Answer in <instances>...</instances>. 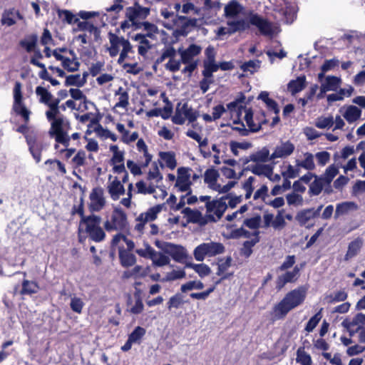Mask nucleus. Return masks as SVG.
Segmentation results:
<instances>
[{
    "label": "nucleus",
    "mask_w": 365,
    "mask_h": 365,
    "mask_svg": "<svg viewBox=\"0 0 365 365\" xmlns=\"http://www.w3.org/2000/svg\"><path fill=\"white\" fill-rule=\"evenodd\" d=\"M48 106L49 110L46 112V116L47 120L51 122L50 135L54 136L56 143H61L66 147L69 146L68 131L71 129L69 120L63 115H59L60 107Z\"/></svg>",
    "instance_id": "1"
},
{
    "label": "nucleus",
    "mask_w": 365,
    "mask_h": 365,
    "mask_svg": "<svg viewBox=\"0 0 365 365\" xmlns=\"http://www.w3.org/2000/svg\"><path fill=\"white\" fill-rule=\"evenodd\" d=\"M307 295L306 289L301 286L287 292L283 299L272 308L274 320L284 319L292 309L302 304Z\"/></svg>",
    "instance_id": "2"
},
{
    "label": "nucleus",
    "mask_w": 365,
    "mask_h": 365,
    "mask_svg": "<svg viewBox=\"0 0 365 365\" xmlns=\"http://www.w3.org/2000/svg\"><path fill=\"white\" fill-rule=\"evenodd\" d=\"M102 218L92 213L79 222L78 227V241L83 242L88 238L95 242H101L105 240L106 234L101 227Z\"/></svg>",
    "instance_id": "3"
},
{
    "label": "nucleus",
    "mask_w": 365,
    "mask_h": 365,
    "mask_svg": "<svg viewBox=\"0 0 365 365\" xmlns=\"http://www.w3.org/2000/svg\"><path fill=\"white\" fill-rule=\"evenodd\" d=\"M13 95L14 103L12 110L17 115L21 116L24 122V124L19 125L16 128V131L22 133L26 138V135L31 134L28 133L29 128L27 124L30 120L31 111L26 108L25 103L24 102V98L21 92V83L19 81H16L14 84Z\"/></svg>",
    "instance_id": "4"
},
{
    "label": "nucleus",
    "mask_w": 365,
    "mask_h": 365,
    "mask_svg": "<svg viewBox=\"0 0 365 365\" xmlns=\"http://www.w3.org/2000/svg\"><path fill=\"white\" fill-rule=\"evenodd\" d=\"M227 197L228 195H224L219 199L211 200V197L209 195L200 196V200L205 202L206 211L210 213L207 217L210 222H217L223 216L227 209L226 202Z\"/></svg>",
    "instance_id": "5"
},
{
    "label": "nucleus",
    "mask_w": 365,
    "mask_h": 365,
    "mask_svg": "<svg viewBox=\"0 0 365 365\" xmlns=\"http://www.w3.org/2000/svg\"><path fill=\"white\" fill-rule=\"evenodd\" d=\"M199 114L187 102L180 101L177 103L175 111L172 116V122L175 125H183L186 120L193 123L197 119Z\"/></svg>",
    "instance_id": "6"
},
{
    "label": "nucleus",
    "mask_w": 365,
    "mask_h": 365,
    "mask_svg": "<svg viewBox=\"0 0 365 365\" xmlns=\"http://www.w3.org/2000/svg\"><path fill=\"white\" fill-rule=\"evenodd\" d=\"M225 248L220 242H203L197 246L193 252L197 261H203L205 257H214L225 252Z\"/></svg>",
    "instance_id": "7"
},
{
    "label": "nucleus",
    "mask_w": 365,
    "mask_h": 365,
    "mask_svg": "<svg viewBox=\"0 0 365 365\" xmlns=\"http://www.w3.org/2000/svg\"><path fill=\"white\" fill-rule=\"evenodd\" d=\"M150 13L148 7L141 6L138 1H135L131 6L125 9V16L130 22H133V29H139V24L144 21Z\"/></svg>",
    "instance_id": "8"
},
{
    "label": "nucleus",
    "mask_w": 365,
    "mask_h": 365,
    "mask_svg": "<svg viewBox=\"0 0 365 365\" xmlns=\"http://www.w3.org/2000/svg\"><path fill=\"white\" fill-rule=\"evenodd\" d=\"M128 225L125 212L120 208H115L111 214L110 220H107L104 224L106 231L124 230Z\"/></svg>",
    "instance_id": "9"
},
{
    "label": "nucleus",
    "mask_w": 365,
    "mask_h": 365,
    "mask_svg": "<svg viewBox=\"0 0 365 365\" xmlns=\"http://www.w3.org/2000/svg\"><path fill=\"white\" fill-rule=\"evenodd\" d=\"M26 142L29 147V151L36 163L41 160L42 152L46 150L48 145L43 140H39L36 134L31 133L26 135Z\"/></svg>",
    "instance_id": "10"
},
{
    "label": "nucleus",
    "mask_w": 365,
    "mask_h": 365,
    "mask_svg": "<svg viewBox=\"0 0 365 365\" xmlns=\"http://www.w3.org/2000/svg\"><path fill=\"white\" fill-rule=\"evenodd\" d=\"M323 205H319L317 208H306L299 211L295 215V220L302 227L310 228L314 226V223H309L312 220L318 217L320 215Z\"/></svg>",
    "instance_id": "11"
},
{
    "label": "nucleus",
    "mask_w": 365,
    "mask_h": 365,
    "mask_svg": "<svg viewBox=\"0 0 365 365\" xmlns=\"http://www.w3.org/2000/svg\"><path fill=\"white\" fill-rule=\"evenodd\" d=\"M249 24L256 26L260 34L265 36H272L274 30L272 24L267 19L259 16L257 13L250 12L249 14Z\"/></svg>",
    "instance_id": "12"
},
{
    "label": "nucleus",
    "mask_w": 365,
    "mask_h": 365,
    "mask_svg": "<svg viewBox=\"0 0 365 365\" xmlns=\"http://www.w3.org/2000/svg\"><path fill=\"white\" fill-rule=\"evenodd\" d=\"M197 20L195 18H187L184 16L176 15L173 24L176 26V32L185 36L191 31V28L197 26Z\"/></svg>",
    "instance_id": "13"
},
{
    "label": "nucleus",
    "mask_w": 365,
    "mask_h": 365,
    "mask_svg": "<svg viewBox=\"0 0 365 365\" xmlns=\"http://www.w3.org/2000/svg\"><path fill=\"white\" fill-rule=\"evenodd\" d=\"M88 209L91 212L101 211L106 205L103 190L101 187H94L90 193Z\"/></svg>",
    "instance_id": "14"
},
{
    "label": "nucleus",
    "mask_w": 365,
    "mask_h": 365,
    "mask_svg": "<svg viewBox=\"0 0 365 365\" xmlns=\"http://www.w3.org/2000/svg\"><path fill=\"white\" fill-rule=\"evenodd\" d=\"M56 60L61 61L63 70L70 73L78 71L81 66L79 59L74 51H69V56L57 55Z\"/></svg>",
    "instance_id": "15"
},
{
    "label": "nucleus",
    "mask_w": 365,
    "mask_h": 365,
    "mask_svg": "<svg viewBox=\"0 0 365 365\" xmlns=\"http://www.w3.org/2000/svg\"><path fill=\"white\" fill-rule=\"evenodd\" d=\"M120 29H115V33L109 31L108 33V38L110 42V46L107 48L109 56L111 58L115 57L120 51V47L122 46L125 38L118 36Z\"/></svg>",
    "instance_id": "16"
},
{
    "label": "nucleus",
    "mask_w": 365,
    "mask_h": 365,
    "mask_svg": "<svg viewBox=\"0 0 365 365\" xmlns=\"http://www.w3.org/2000/svg\"><path fill=\"white\" fill-rule=\"evenodd\" d=\"M165 252L169 255L173 260L182 263L187 257L186 250L184 247L173 243H168L165 248Z\"/></svg>",
    "instance_id": "17"
},
{
    "label": "nucleus",
    "mask_w": 365,
    "mask_h": 365,
    "mask_svg": "<svg viewBox=\"0 0 365 365\" xmlns=\"http://www.w3.org/2000/svg\"><path fill=\"white\" fill-rule=\"evenodd\" d=\"M202 51V47L199 45L192 43L186 49H178L180 55L181 62L182 63H190L195 61L194 57L197 56Z\"/></svg>",
    "instance_id": "18"
},
{
    "label": "nucleus",
    "mask_w": 365,
    "mask_h": 365,
    "mask_svg": "<svg viewBox=\"0 0 365 365\" xmlns=\"http://www.w3.org/2000/svg\"><path fill=\"white\" fill-rule=\"evenodd\" d=\"M294 150V145L289 140L277 146L274 151L270 155V160L286 158L290 155Z\"/></svg>",
    "instance_id": "19"
},
{
    "label": "nucleus",
    "mask_w": 365,
    "mask_h": 365,
    "mask_svg": "<svg viewBox=\"0 0 365 365\" xmlns=\"http://www.w3.org/2000/svg\"><path fill=\"white\" fill-rule=\"evenodd\" d=\"M46 166V171L49 173H54L56 175H64L66 173L65 165L57 159H48L44 162Z\"/></svg>",
    "instance_id": "20"
},
{
    "label": "nucleus",
    "mask_w": 365,
    "mask_h": 365,
    "mask_svg": "<svg viewBox=\"0 0 365 365\" xmlns=\"http://www.w3.org/2000/svg\"><path fill=\"white\" fill-rule=\"evenodd\" d=\"M182 213L186 216L187 223H198L200 225H205L207 222L199 210L185 207L182 210Z\"/></svg>",
    "instance_id": "21"
},
{
    "label": "nucleus",
    "mask_w": 365,
    "mask_h": 365,
    "mask_svg": "<svg viewBox=\"0 0 365 365\" xmlns=\"http://www.w3.org/2000/svg\"><path fill=\"white\" fill-rule=\"evenodd\" d=\"M245 94L242 92H240L235 101L227 105V109L231 113H236V115L238 116L242 115L243 109L247 108L242 105V103H245Z\"/></svg>",
    "instance_id": "22"
},
{
    "label": "nucleus",
    "mask_w": 365,
    "mask_h": 365,
    "mask_svg": "<svg viewBox=\"0 0 365 365\" xmlns=\"http://www.w3.org/2000/svg\"><path fill=\"white\" fill-rule=\"evenodd\" d=\"M40 290L39 284L37 282L24 279L21 282V288L19 290V294L21 296L37 294Z\"/></svg>",
    "instance_id": "23"
},
{
    "label": "nucleus",
    "mask_w": 365,
    "mask_h": 365,
    "mask_svg": "<svg viewBox=\"0 0 365 365\" xmlns=\"http://www.w3.org/2000/svg\"><path fill=\"white\" fill-rule=\"evenodd\" d=\"M118 257L120 263L123 267H130L135 264L136 257L131 252L125 251L123 247L118 248Z\"/></svg>",
    "instance_id": "24"
},
{
    "label": "nucleus",
    "mask_w": 365,
    "mask_h": 365,
    "mask_svg": "<svg viewBox=\"0 0 365 365\" xmlns=\"http://www.w3.org/2000/svg\"><path fill=\"white\" fill-rule=\"evenodd\" d=\"M38 36L36 34L26 35L24 39H21L19 45L27 53H31L37 46Z\"/></svg>",
    "instance_id": "25"
},
{
    "label": "nucleus",
    "mask_w": 365,
    "mask_h": 365,
    "mask_svg": "<svg viewBox=\"0 0 365 365\" xmlns=\"http://www.w3.org/2000/svg\"><path fill=\"white\" fill-rule=\"evenodd\" d=\"M161 210L162 205H155L150 207L146 212L140 213L136 220L137 221H143L144 222L154 221Z\"/></svg>",
    "instance_id": "26"
},
{
    "label": "nucleus",
    "mask_w": 365,
    "mask_h": 365,
    "mask_svg": "<svg viewBox=\"0 0 365 365\" xmlns=\"http://www.w3.org/2000/svg\"><path fill=\"white\" fill-rule=\"evenodd\" d=\"M108 191L110 195L111 198L113 200H117L119 199L120 195L125 194V190L121 182L115 178V179L108 186Z\"/></svg>",
    "instance_id": "27"
},
{
    "label": "nucleus",
    "mask_w": 365,
    "mask_h": 365,
    "mask_svg": "<svg viewBox=\"0 0 365 365\" xmlns=\"http://www.w3.org/2000/svg\"><path fill=\"white\" fill-rule=\"evenodd\" d=\"M341 325L346 329H352L358 326L364 327L365 325V314L362 313L356 314L351 320L345 319Z\"/></svg>",
    "instance_id": "28"
},
{
    "label": "nucleus",
    "mask_w": 365,
    "mask_h": 365,
    "mask_svg": "<svg viewBox=\"0 0 365 365\" xmlns=\"http://www.w3.org/2000/svg\"><path fill=\"white\" fill-rule=\"evenodd\" d=\"M306 87V76H300L294 80H291L287 84V90L295 95L302 91Z\"/></svg>",
    "instance_id": "29"
},
{
    "label": "nucleus",
    "mask_w": 365,
    "mask_h": 365,
    "mask_svg": "<svg viewBox=\"0 0 365 365\" xmlns=\"http://www.w3.org/2000/svg\"><path fill=\"white\" fill-rule=\"evenodd\" d=\"M363 245V240L361 237H357L351 241L348 246L347 252L344 256V260L348 261L354 257L360 251Z\"/></svg>",
    "instance_id": "30"
},
{
    "label": "nucleus",
    "mask_w": 365,
    "mask_h": 365,
    "mask_svg": "<svg viewBox=\"0 0 365 365\" xmlns=\"http://www.w3.org/2000/svg\"><path fill=\"white\" fill-rule=\"evenodd\" d=\"M269 158V151L267 148L264 147L262 150L251 154L249 156V158L246 159L245 163H247L250 161H253L255 163H265L270 160Z\"/></svg>",
    "instance_id": "31"
},
{
    "label": "nucleus",
    "mask_w": 365,
    "mask_h": 365,
    "mask_svg": "<svg viewBox=\"0 0 365 365\" xmlns=\"http://www.w3.org/2000/svg\"><path fill=\"white\" fill-rule=\"evenodd\" d=\"M361 110L356 106H349L343 114L344 118L349 123H353L360 118Z\"/></svg>",
    "instance_id": "32"
},
{
    "label": "nucleus",
    "mask_w": 365,
    "mask_h": 365,
    "mask_svg": "<svg viewBox=\"0 0 365 365\" xmlns=\"http://www.w3.org/2000/svg\"><path fill=\"white\" fill-rule=\"evenodd\" d=\"M298 279L291 271H287L284 274L279 276L276 281V288L278 290L282 289L286 284L295 282Z\"/></svg>",
    "instance_id": "33"
},
{
    "label": "nucleus",
    "mask_w": 365,
    "mask_h": 365,
    "mask_svg": "<svg viewBox=\"0 0 365 365\" xmlns=\"http://www.w3.org/2000/svg\"><path fill=\"white\" fill-rule=\"evenodd\" d=\"M242 9V6L237 0H231L225 7V15L227 17H235Z\"/></svg>",
    "instance_id": "34"
},
{
    "label": "nucleus",
    "mask_w": 365,
    "mask_h": 365,
    "mask_svg": "<svg viewBox=\"0 0 365 365\" xmlns=\"http://www.w3.org/2000/svg\"><path fill=\"white\" fill-rule=\"evenodd\" d=\"M325 185L326 184L319 176H315L314 180L312 182L309 186L308 193L309 196L319 195L324 190Z\"/></svg>",
    "instance_id": "35"
},
{
    "label": "nucleus",
    "mask_w": 365,
    "mask_h": 365,
    "mask_svg": "<svg viewBox=\"0 0 365 365\" xmlns=\"http://www.w3.org/2000/svg\"><path fill=\"white\" fill-rule=\"evenodd\" d=\"M245 112V120L246 121L247 125L248 126L250 130L252 133H257L260 130L259 124H257L252 109L251 108H246L243 109Z\"/></svg>",
    "instance_id": "36"
},
{
    "label": "nucleus",
    "mask_w": 365,
    "mask_h": 365,
    "mask_svg": "<svg viewBox=\"0 0 365 365\" xmlns=\"http://www.w3.org/2000/svg\"><path fill=\"white\" fill-rule=\"evenodd\" d=\"M187 301L183 299V295L181 293H176L170 297L166 305L167 308L169 311H171L173 309H179L181 308Z\"/></svg>",
    "instance_id": "37"
},
{
    "label": "nucleus",
    "mask_w": 365,
    "mask_h": 365,
    "mask_svg": "<svg viewBox=\"0 0 365 365\" xmlns=\"http://www.w3.org/2000/svg\"><path fill=\"white\" fill-rule=\"evenodd\" d=\"M231 262H232L231 257H228L226 258V259L224 262H222L218 264L216 274L218 276H221V278L216 282V284L220 283L222 280L228 279L230 276L232 275V273L225 274V272L227 271V269L231 266Z\"/></svg>",
    "instance_id": "38"
},
{
    "label": "nucleus",
    "mask_w": 365,
    "mask_h": 365,
    "mask_svg": "<svg viewBox=\"0 0 365 365\" xmlns=\"http://www.w3.org/2000/svg\"><path fill=\"white\" fill-rule=\"evenodd\" d=\"M227 26L230 29V34L237 31H243L249 28V24L244 19L227 21Z\"/></svg>",
    "instance_id": "39"
},
{
    "label": "nucleus",
    "mask_w": 365,
    "mask_h": 365,
    "mask_svg": "<svg viewBox=\"0 0 365 365\" xmlns=\"http://www.w3.org/2000/svg\"><path fill=\"white\" fill-rule=\"evenodd\" d=\"M259 231H255L254 235L255 237L251 240L244 242L242 252L246 257L251 255L252 253V247L259 241Z\"/></svg>",
    "instance_id": "40"
},
{
    "label": "nucleus",
    "mask_w": 365,
    "mask_h": 365,
    "mask_svg": "<svg viewBox=\"0 0 365 365\" xmlns=\"http://www.w3.org/2000/svg\"><path fill=\"white\" fill-rule=\"evenodd\" d=\"M159 156L165 163L166 166L170 170L175 168L177 165V161L175 159V155L173 152H160Z\"/></svg>",
    "instance_id": "41"
},
{
    "label": "nucleus",
    "mask_w": 365,
    "mask_h": 365,
    "mask_svg": "<svg viewBox=\"0 0 365 365\" xmlns=\"http://www.w3.org/2000/svg\"><path fill=\"white\" fill-rule=\"evenodd\" d=\"M356 205L354 202H344L336 205L335 210V217L346 215L349 210L356 209Z\"/></svg>",
    "instance_id": "42"
},
{
    "label": "nucleus",
    "mask_w": 365,
    "mask_h": 365,
    "mask_svg": "<svg viewBox=\"0 0 365 365\" xmlns=\"http://www.w3.org/2000/svg\"><path fill=\"white\" fill-rule=\"evenodd\" d=\"M338 173V168H336L334 165H331L326 169L324 173L319 177L322 179L326 185H329Z\"/></svg>",
    "instance_id": "43"
},
{
    "label": "nucleus",
    "mask_w": 365,
    "mask_h": 365,
    "mask_svg": "<svg viewBox=\"0 0 365 365\" xmlns=\"http://www.w3.org/2000/svg\"><path fill=\"white\" fill-rule=\"evenodd\" d=\"M296 361L301 365H312V357L305 351L304 346H300L297 349Z\"/></svg>",
    "instance_id": "44"
},
{
    "label": "nucleus",
    "mask_w": 365,
    "mask_h": 365,
    "mask_svg": "<svg viewBox=\"0 0 365 365\" xmlns=\"http://www.w3.org/2000/svg\"><path fill=\"white\" fill-rule=\"evenodd\" d=\"M185 267L194 269L200 277L207 276L211 272L210 268L205 264L187 263Z\"/></svg>",
    "instance_id": "45"
},
{
    "label": "nucleus",
    "mask_w": 365,
    "mask_h": 365,
    "mask_svg": "<svg viewBox=\"0 0 365 365\" xmlns=\"http://www.w3.org/2000/svg\"><path fill=\"white\" fill-rule=\"evenodd\" d=\"M58 17L62 20L63 23L68 24H76L78 21V19L69 10H61L58 9Z\"/></svg>",
    "instance_id": "46"
},
{
    "label": "nucleus",
    "mask_w": 365,
    "mask_h": 365,
    "mask_svg": "<svg viewBox=\"0 0 365 365\" xmlns=\"http://www.w3.org/2000/svg\"><path fill=\"white\" fill-rule=\"evenodd\" d=\"M176 55V51L174 47L169 46L163 49L162 54L159 56L154 63L153 68L155 70L157 65L163 63L167 58L175 57Z\"/></svg>",
    "instance_id": "47"
},
{
    "label": "nucleus",
    "mask_w": 365,
    "mask_h": 365,
    "mask_svg": "<svg viewBox=\"0 0 365 365\" xmlns=\"http://www.w3.org/2000/svg\"><path fill=\"white\" fill-rule=\"evenodd\" d=\"M191 184L190 179H182L181 177H178L175 186L179 191L187 192L186 195H190L192 193Z\"/></svg>",
    "instance_id": "48"
},
{
    "label": "nucleus",
    "mask_w": 365,
    "mask_h": 365,
    "mask_svg": "<svg viewBox=\"0 0 365 365\" xmlns=\"http://www.w3.org/2000/svg\"><path fill=\"white\" fill-rule=\"evenodd\" d=\"M219 176L218 170L213 168H208L204 174V182L208 185H215Z\"/></svg>",
    "instance_id": "49"
},
{
    "label": "nucleus",
    "mask_w": 365,
    "mask_h": 365,
    "mask_svg": "<svg viewBox=\"0 0 365 365\" xmlns=\"http://www.w3.org/2000/svg\"><path fill=\"white\" fill-rule=\"evenodd\" d=\"M297 166L303 168L307 170H313L315 168L314 156L312 153H307L305 158L302 161L297 160Z\"/></svg>",
    "instance_id": "50"
},
{
    "label": "nucleus",
    "mask_w": 365,
    "mask_h": 365,
    "mask_svg": "<svg viewBox=\"0 0 365 365\" xmlns=\"http://www.w3.org/2000/svg\"><path fill=\"white\" fill-rule=\"evenodd\" d=\"M137 149L140 152H143V155L145 158V163L142 165V167H147L150 161L152 160V155L148 151V147L143 140V139L140 138L137 142Z\"/></svg>",
    "instance_id": "51"
},
{
    "label": "nucleus",
    "mask_w": 365,
    "mask_h": 365,
    "mask_svg": "<svg viewBox=\"0 0 365 365\" xmlns=\"http://www.w3.org/2000/svg\"><path fill=\"white\" fill-rule=\"evenodd\" d=\"M64 85L66 86H76L81 88L84 86V81L81 80L80 74H72L66 76Z\"/></svg>",
    "instance_id": "52"
},
{
    "label": "nucleus",
    "mask_w": 365,
    "mask_h": 365,
    "mask_svg": "<svg viewBox=\"0 0 365 365\" xmlns=\"http://www.w3.org/2000/svg\"><path fill=\"white\" fill-rule=\"evenodd\" d=\"M36 93L40 97L39 101L46 106L53 98L52 94L46 88L42 86H37L36 88Z\"/></svg>",
    "instance_id": "53"
},
{
    "label": "nucleus",
    "mask_w": 365,
    "mask_h": 365,
    "mask_svg": "<svg viewBox=\"0 0 365 365\" xmlns=\"http://www.w3.org/2000/svg\"><path fill=\"white\" fill-rule=\"evenodd\" d=\"M261 222L262 218L260 215L257 214L252 217L245 219L242 225L252 230H257L260 227Z\"/></svg>",
    "instance_id": "54"
},
{
    "label": "nucleus",
    "mask_w": 365,
    "mask_h": 365,
    "mask_svg": "<svg viewBox=\"0 0 365 365\" xmlns=\"http://www.w3.org/2000/svg\"><path fill=\"white\" fill-rule=\"evenodd\" d=\"M341 78L334 76H329L326 78L325 82L322 83L327 90L336 91L339 87Z\"/></svg>",
    "instance_id": "55"
},
{
    "label": "nucleus",
    "mask_w": 365,
    "mask_h": 365,
    "mask_svg": "<svg viewBox=\"0 0 365 365\" xmlns=\"http://www.w3.org/2000/svg\"><path fill=\"white\" fill-rule=\"evenodd\" d=\"M14 8L4 10L1 19V22L3 25L11 26L16 24V21L13 18V16L14 15Z\"/></svg>",
    "instance_id": "56"
},
{
    "label": "nucleus",
    "mask_w": 365,
    "mask_h": 365,
    "mask_svg": "<svg viewBox=\"0 0 365 365\" xmlns=\"http://www.w3.org/2000/svg\"><path fill=\"white\" fill-rule=\"evenodd\" d=\"M186 276L185 272L181 270H173L168 272L166 275L162 278V282H172L176 279L185 278Z\"/></svg>",
    "instance_id": "57"
},
{
    "label": "nucleus",
    "mask_w": 365,
    "mask_h": 365,
    "mask_svg": "<svg viewBox=\"0 0 365 365\" xmlns=\"http://www.w3.org/2000/svg\"><path fill=\"white\" fill-rule=\"evenodd\" d=\"M255 178L253 176H250L242 184V187L245 191V198L248 200L251 197L255 187L253 186V182H255Z\"/></svg>",
    "instance_id": "58"
},
{
    "label": "nucleus",
    "mask_w": 365,
    "mask_h": 365,
    "mask_svg": "<svg viewBox=\"0 0 365 365\" xmlns=\"http://www.w3.org/2000/svg\"><path fill=\"white\" fill-rule=\"evenodd\" d=\"M146 330L145 328L138 326L134 330L128 335V337L134 343H140L141 339L145 336Z\"/></svg>",
    "instance_id": "59"
},
{
    "label": "nucleus",
    "mask_w": 365,
    "mask_h": 365,
    "mask_svg": "<svg viewBox=\"0 0 365 365\" xmlns=\"http://www.w3.org/2000/svg\"><path fill=\"white\" fill-rule=\"evenodd\" d=\"M78 29L81 31H88L90 33H93L96 36L98 35L100 31L98 27L94 26L93 24L88 21H77Z\"/></svg>",
    "instance_id": "60"
},
{
    "label": "nucleus",
    "mask_w": 365,
    "mask_h": 365,
    "mask_svg": "<svg viewBox=\"0 0 365 365\" xmlns=\"http://www.w3.org/2000/svg\"><path fill=\"white\" fill-rule=\"evenodd\" d=\"M135 252L142 257L150 259L156 255V251L148 244H146L145 249H138Z\"/></svg>",
    "instance_id": "61"
},
{
    "label": "nucleus",
    "mask_w": 365,
    "mask_h": 365,
    "mask_svg": "<svg viewBox=\"0 0 365 365\" xmlns=\"http://www.w3.org/2000/svg\"><path fill=\"white\" fill-rule=\"evenodd\" d=\"M322 316L321 312H318L313 317H312L305 326V330L307 332H311L317 326L320 322Z\"/></svg>",
    "instance_id": "62"
},
{
    "label": "nucleus",
    "mask_w": 365,
    "mask_h": 365,
    "mask_svg": "<svg viewBox=\"0 0 365 365\" xmlns=\"http://www.w3.org/2000/svg\"><path fill=\"white\" fill-rule=\"evenodd\" d=\"M152 261L154 265L163 267L170 263V258L161 252H156V255L153 257Z\"/></svg>",
    "instance_id": "63"
},
{
    "label": "nucleus",
    "mask_w": 365,
    "mask_h": 365,
    "mask_svg": "<svg viewBox=\"0 0 365 365\" xmlns=\"http://www.w3.org/2000/svg\"><path fill=\"white\" fill-rule=\"evenodd\" d=\"M356 150L362 151L358 159L360 166L364 169L363 176H365V140L360 141L357 144Z\"/></svg>",
    "instance_id": "64"
}]
</instances>
